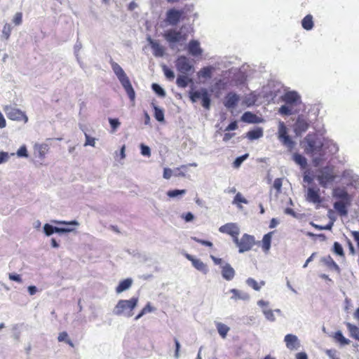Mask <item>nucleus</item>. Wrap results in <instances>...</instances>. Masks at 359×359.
<instances>
[{
  "mask_svg": "<svg viewBox=\"0 0 359 359\" xmlns=\"http://www.w3.org/2000/svg\"><path fill=\"white\" fill-rule=\"evenodd\" d=\"M302 144L305 154L311 158L315 167H318L325 161L327 153L334 154L339 150L332 140H325L315 133H309Z\"/></svg>",
  "mask_w": 359,
  "mask_h": 359,
  "instance_id": "nucleus-1",
  "label": "nucleus"
},
{
  "mask_svg": "<svg viewBox=\"0 0 359 359\" xmlns=\"http://www.w3.org/2000/svg\"><path fill=\"white\" fill-rule=\"evenodd\" d=\"M111 66L114 73L126 92L129 99L130 101L134 102L135 98V93L131 85L129 78L125 73L124 70L118 63L114 61L111 62Z\"/></svg>",
  "mask_w": 359,
  "mask_h": 359,
  "instance_id": "nucleus-2",
  "label": "nucleus"
},
{
  "mask_svg": "<svg viewBox=\"0 0 359 359\" xmlns=\"http://www.w3.org/2000/svg\"><path fill=\"white\" fill-rule=\"evenodd\" d=\"M164 39L169 43L171 48L173 45L177 43L185 41L187 39V34L184 33L183 27L180 29H170L166 30L163 34Z\"/></svg>",
  "mask_w": 359,
  "mask_h": 359,
  "instance_id": "nucleus-3",
  "label": "nucleus"
},
{
  "mask_svg": "<svg viewBox=\"0 0 359 359\" xmlns=\"http://www.w3.org/2000/svg\"><path fill=\"white\" fill-rule=\"evenodd\" d=\"M189 98L192 102H196L199 99H201L202 106L205 109H209L210 107V95L205 88H201L198 90H191L189 92Z\"/></svg>",
  "mask_w": 359,
  "mask_h": 359,
  "instance_id": "nucleus-4",
  "label": "nucleus"
},
{
  "mask_svg": "<svg viewBox=\"0 0 359 359\" xmlns=\"http://www.w3.org/2000/svg\"><path fill=\"white\" fill-rule=\"evenodd\" d=\"M177 70L181 74H191L194 72V67L189 58L184 55L179 56L175 61Z\"/></svg>",
  "mask_w": 359,
  "mask_h": 359,
  "instance_id": "nucleus-5",
  "label": "nucleus"
},
{
  "mask_svg": "<svg viewBox=\"0 0 359 359\" xmlns=\"http://www.w3.org/2000/svg\"><path fill=\"white\" fill-rule=\"evenodd\" d=\"M278 137L282 144L290 150L294 147L295 143L287 135V129L283 121H280L278 123Z\"/></svg>",
  "mask_w": 359,
  "mask_h": 359,
  "instance_id": "nucleus-6",
  "label": "nucleus"
},
{
  "mask_svg": "<svg viewBox=\"0 0 359 359\" xmlns=\"http://www.w3.org/2000/svg\"><path fill=\"white\" fill-rule=\"evenodd\" d=\"M137 303V298H131L128 300H120L115 308V314H121L129 313L136 306Z\"/></svg>",
  "mask_w": 359,
  "mask_h": 359,
  "instance_id": "nucleus-7",
  "label": "nucleus"
},
{
  "mask_svg": "<svg viewBox=\"0 0 359 359\" xmlns=\"http://www.w3.org/2000/svg\"><path fill=\"white\" fill-rule=\"evenodd\" d=\"M335 177L332 170L329 167H324L317 175V180L323 187H327V184L334 181Z\"/></svg>",
  "mask_w": 359,
  "mask_h": 359,
  "instance_id": "nucleus-8",
  "label": "nucleus"
},
{
  "mask_svg": "<svg viewBox=\"0 0 359 359\" xmlns=\"http://www.w3.org/2000/svg\"><path fill=\"white\" fill-rule=\"evenodd\" d=\"M4 111L9 119L14 121L24 120L25 123L28 121V118L25 114L14 107L6 106Z\"/></svg>",
  "mask_w": 359,
  "mask_h": 359,
  "instance_id": "nucleus-9",
  "label": "nucleus"
},
{
  "mask_svg": "<svg viewBox=\"0 0 359 359\" xmlns=\"http://www.w3.org/2000/svg\"><path fill=\"white\" fill-rule=\"evenodd\" d=\"M255 245V238L253 236H250L248 233H245L243 235L241 238L240 239L239 244L238 245V252L240 253H243L245 252L249 251L252 249L253 245Z\"/></svg>",
  "mask_w": 359,
  "mask_h": 359,
  "instance_id": "nucleus-10",
  "label": "nucleus"
},
{
  "mask_svg": "<svg viewBox=\"0 0 359 359\" xmlns=\"http://www.w3.org/2000/svg\"><path fill=\"white\" fill-rule=\"evenodd\" d=\"M184 14L182 10H177L171 8L166 13V22L172 26H175L180 21V19Z\"/></svg>",
  "mask_w": 359,
  "mask_h": 359,
  "instance_id": "nucleus-11",
  "label": "nucleus"
},
{
  "mask_svg": "<svg viewBox=\"0 0 359 359\" xmlns=\"http://www.w3.org/2000/svg\"><path fill=\"white\" fill-rule=\"evenodd\" d=\"M309 126L308 120L303 116H299L294 124V132L296 135L301 136L302 134L306 132Z\"/></svg>",
  "mask_w": 359,
  "mask_h": 359,
  "instance_id": "nucleus-12",
  "label": "nucleus"
},
{
  "mask_svg": "<svg viewBox=\"0 0 359 359\" xmlns=\"http://www.w3.org/2000/svg\"><path fill=\"white\" fill-rule=\"evenodd\" d=\"M55 224H65L68 226L67 227H57V233H71L75 231L74 227H72V226H78L79 225V223L76 220H72L70 222L63 221V220H55L53 221Z\"/></svg>",
  "mask_w": 359,
  "mask_h": 359,
  "instance_id": "nucleus-13",
  "label": "nucleus"
},
{
  "mask_svg": "<svg viewBox=\"0 0 359 359\" xmlns=\"http://www.w3.org/2000/svg\"><path fill=\"white\" fill-rule=\"evenodd\" d=\"M284 341L286 347L290 351H296L300 347V341L298 337L294 334H286L284 338Z\"/></svg>",
  "mask_w": 359,
  "mask_h": 359,
  "instance_id": "nucleus-14",
  "label": "nucleus"
},
{
  "mask_svg": "<svg viewBox=\"0 0 359 359\" xmlns=\"http://www.w3.org/2000/svg\"><path fill=\"white\" fill-rule=\"evenodd\" d=\"M184 256L188 260L191 262L193 266L198 271L202 272L203 274H206L208 272L207 265L201 259L195 258L188 253H185Z\"/></svg>",
  "mask_w": 359,
  "mask_h": 359,
  "instance_id": "nucleus-15",
  "label": "nucleus"
},
{
  "mask_svg": "<svg viewBox=\"0 0 359 359\" xmlns=\"http://www.w3.org/2000/svg\"><path fill=\"white\" fill-rule=\"evenodd\" d=\"M147 40L151 46V48L153 50V54L155 57H161L164 55L165 48L163 46H161L157 41L152 39L150 36H147Z\"/></svg>",
  "mask_w": 359,
  "mask_h": 359,
  "instance_id": "nucleus-16",
  "label": "nucleus"
},
{
  "mask_svg": "<svg viewBox=\"0 0 359 359\" xmlns=\"http://www.w3.org/2000/svg\"><path fill=\"white\" fill-rule=\"evenodd\" d=\"M282 100L287 104L296 105L300 102V96L294 91H289L282 96Z\"/></svg>",
  "mask_w": 359,
  "mask_h": 359,
  "instance_id": "nucleus-17",
  "label": "nucleus"
},
{
  "mask_svg": "<svg viewBox=\"0 0 359 359\" xmlns=\"http://www.w3.org/2000/svg\"><path fill=\"white\" fill-rule=\"evenodd\" d=\"M219 231L221 233H226L230 236L239 235L240 229L236 223H227L219 227Z\"/></svg>",
  "mask_w": 359,
  "mask_h": 359,
  "instance_id": "nucleus-18",
  "label": "nucleus"
},
{
  "mask_svg": "<svg viewBox=\"0 0 359 359\" xmlns=\"http://www.w3.org/2000/svg\"><path fill=\"white\" fill-rule=\"evenodd\" d=\"M221 274L224 280L230 281L235 277L236 271L231 264L226 262L222 265Z\"/></svg>",
  "mask_w": 359,
  "mask_h": 359,
  "instance_id": "nucleus-19",
  "label": "nucleus"
},
{
  "mask_svg": "<svg viewBox=\"0 0 359 359\" xmlns=\"http://www.w3.org/2000/svg\"><path fill=\"white\" fill-rule=\"evenodd\" d=\"M240 100V97L235 93H229L224 102V106L227 109H234Z\"/></svg>",
  "mask_w": 359,
  "mask_h": 359,
  "instance_id": "nucleus-20",
  "label": "nucleus"
},
{
  "mask_svg": "<svg viewBox=\"0 0 359 359\" xmlns=\"http://www.w3.org/2000/svg\"><path fill=\"white\" fill-rule=\"evenodd\" d=\"M188 52L194 57L201 55L203 49L200 46V43L197 40H191L187 46Z\"/></svg>",
  "mask_w": 359,
  "mask_h": 359,
  "instance_id": "nucleus-21",
  "label": "nucleus"
},
{
  "mask_svg": "<svg viewBox=\"0 0 359 359\" xmlns=\"http://www.w3.org/2000/svg\"><path fill=\"white\" fill-rule=\"evenodd\" d=\"M232 295L230 299L233 301L242 300L248 301L250 299V295L248 292L238 289H231L229 291Z\"/></svg>",
  "mask_w": 359,
  "mask_h": 359,
  "instance_id": "nucleus-22",
  "label": "nucleus"
},
{
  "mask_svg": "<svg viewBox=\"0 0 359 359\" xmlns=\"http://www.w3.org/2000/svg\"><path fill=\"white\" fill-rule=\"evenodd\" d=\"M34 149L35 156L43 160L45 158L46 154L49 149V147L47 144H36L34 147Z\"/></svg>",
  "mask_w": 359,
  "mask_h": 359,
  "instance_id": "nucleus-23",
  "label": "nucleus"
},
{
  "mask_svg": "<svg viewBox=\"0 0 359 359\" xmlns=\"http://www.w3.org/2000/svg\"><path fill=\"white\" fill-rule=\"evenodd\" d=\"M306 200L313 203H320L321 199L319 194V189L315 190L311 187L308 188Z\"/></svg>",
  "mask_w": 359,
  "mask_h": 359,
  "instance_id": "nucleus-24",
  "label": "nucleus"
},
{
  "mask_svg": "<svg viewBox=\"0 0 359 359\" xmlns=\"http://www.w3.org/2000/svg\"><path fill=\"white\" fill-rule=\"evenodd\" d=\"M334 197L341 199V201L350 202L351 198L348 192L341 188H336L333 191Z\"/></svg>",
  "mask_w": 359,
  "mask_h": 359,
  "instance_id": "nucleus-25",
  "label": "nucleus"
},
{
  "mask_svg": "<svg viewBox=\"0 0 359 359\" xmlns=\"http://www.w3.org/2000/svg\"><path fill=\"white\" fill-rule=\"evenodd\" d=\"M189 74H180L177 76L176 84L179 88H185L189 83H192V79L188 77Z\"/></svg>",
  "mask_w": 359,
  "mask_h": 359,
  "instance_id": "nucleus-26",
  "label": "nucleus"
},
{
  "mask_svg": "<svg viewBox=\"0 0 359 359\" xmlns=\"http://www.w3.org/2000/svg\"><path fill=\"white\" fill-rule=\"evenodd\" d=\"M349 203L350 202H345L341 201H336L334 203V208L339 213L340 215L345 216L348 214L346 205Z\"/></svg>",
  "mask_w": 359,
  "mask_h": 359,
  "instance_id": "nucleus-27",
  "label": "nucleus"
},
{
  "mask_svg": "<svg viewBox=\"0 0 359 359\" xmlns=\"http://www.w3.org/2000/svg\"><path fill=\"white\" fill-rule=\"evenodd\" d=\"M133 283V280L131 278H126L122 281H121L118 285L116 288V292L117 293H121L127 290H128Z\"/></svg>",
  "mask_w": 359,
  "mask_h": 359,
  "instance_id": "nucleus-28",
  "label": "nucleus"
},
{
  "mask_svg": "<svg viewBox=\"0 0 359 359\" xmlns=\"http://www.w3.org/2000/svg\"><path fill=\"white\" fill-rule=\"evenodd\" d=\"M292 160L296 164L299 165L302 169H304L307 166V159L299 153H294L293 154Z\"/></svg>",
  "mask_w": 359,
  "mask_h": 359,
  "instance_id": "nucleus-29",
  "label": "nucleus"
},
{
  "mask_svg": "<svg viewBox=\"0 0 359 359\" xmlns=\"http://www.w3.org/2000/svg\"><path fill=\"white\" fill-rule=\"evenodd\" d=\"M245 283L248 286L250 287H252L255 291H259L262 286L265 285V282L264 280H262L260 283H258L256 280H255L252 278H248Z\"/></svg>",
  "mask_w": 359,
  "mask_h": 359,
  "instance_id": "nucleus-30",
  "label": "nucleus"
},
{
  "mask_svg": "<svg viewBox=\"0 0 359 359\" xmlns=\"http://www.w3.org/2000/svg\"><path fill=\"white\" fill-rule=\"evenodd\" d=\"M257 305L262 308L263 314H273V311L269 307V302L264 300H259ZM275 312H280L279 309L274 310Z\"/></svg>",
  "mask_w": 359,
  "mask_h": 359,
  "instance_id": "nucleus-31",
  "label": "nucleus"
},
{
  "mask_svg": "<svg viewBox=\"0 0 359 359\" xmlns=\"http://www.w3.org/2000/svg\"><path fill=\"white\" fill-rule=\"evenodd\" d=\"M263 136V130L261 128H257L248 132L246 137L250 140H257Z\"/></svg>",
  "mask_w": 359,
  "mask_h": 359,
  "instance_id": "nucleus-32",
  "label": "nucleus"
},
{
  "mask_svg": "<svg viewBox=\"0 0 359 359\" xmlns=\"http://www.w3.org/2000/svg\"><path fill=\"white\" fill-rule=\"evenodd\" d=\"M215 325L217 330V332L223 338H226L227 333L229 332L230 328L226 325L220 323V322H215Z\"/></svg>",
  "mask_w": 359,
  "mask_h": 359,
  "instance_id": "nucleus-33",
  "label": "nucleus"
},
{
  "mask_svg": "<svg viewBox=\"0 0 359 359\" xmlns=\"http://www.w3.org/2000/svg\"><path fill=\"white\" fill-rule=\"evenodd\" d=\"M321 261L325 264H326L329 268L333 269L335 271L339 272L340 269H339V266L336 264V262L333 260V259L330 255H327L326 257H323L321 259Z\"/></svg>",
  "mask_w": 359,
  "mask_h": 359,
  "instance_id": "nucleus-34",
  "label": "nucleus"
},
{
  "mask_svg": "<svg viewBox=\"0 0 359 359\" xmlns=\"http://www.w3.org/2000/svg\"><path fill=\"white\" fill-rule=\"evenodd\" d=\"M302 26L306 30H311L313 29V21L311 15H307L302 19Z\"/></svg>",
  "mask_w": 359,
  "mask_h": 359,
  "instance_id": "nucleus-35",
  "label": "nucleus"
},
{
  "mask_svg": "<svg viewBox=\"0 0 359 359\" xmlns=\"http://www.w3.org/2000/svg\"><path fill=\"white\" fill-rule=\"evenodd\" d=\"M334 339L341 346H346L350 344L351 341L344 337L341 331H337L334 334Z\"/></svg>",
  "mask_w": 359,
  "mask_h": 359,
  "instance_id": "nucleus-36",
  "label": "nucleus"
},
{
  "mask_svg": "<svg viewBox=\"0 0 359 359\" xmlns=\"http://www.w3.org/2000/svg\"><path fill=\"white\" fill-rule=\"evenodd\" d=\"M351 337L359 341V327L350 323H346Z\"/></svg>",
  "mask_w": 359,
  "mask_h": 359,
  "instance_id": "nucleus-37",
  "label": "nucleus"
},
{
  "mask_svg": "<svg viewBox=\"0 0 359 359\" xmlns=\"http://www.w3.org/2000/svg\"><path fill=\"white\" fill-rule=\"evenodd\" d=\"M241 119L245 123H257V117L252 112L246 111L243 114Z\"/></svg>",
  "mask_w": 359,
  "mask_h": 359,
  "instance_id": "nucleus-38",
  "label": "nucleus"
},
{
  "mask_svg": "<svg viewBox=\"0 0 359 359\" xmlns=\"http://www.w3.org/2000/svg\"><path fill=\"white\" fill-rule=\"evenodd\" d=\"M12 32V26L9 23H5L2 29L1 38L2 40H8Z\"/></svg>",
  "mask_w": 359,
  "mask_h": 359,
  "instance_id": "nucleus-39",
  "label": "nucleus"
},
{
  "mask_svg": "<svg viewBox=\"0 0 359 359\" xmlns=\"http://www.w3.org/2000/svg\"><path fill=\"white\" fill-rule=\"evenodd\" d=\"M271 232L265 234L262 238V249L267 252L271 248Z\"/></svg>",
  "mask_w": 359,
  "mask_h": 359,
  "instance_id": "nucleus-40",
  "label": "nucleus"
},
{
  "mask_svg": "<svg viewBox=\"0 0 359 359\" xmlns=\"http://www.w3.org/2000/svg\"><path fill=\"white\" fill-rule=\"evenodd\" d=\"M152 106L154 110V117L155 118L159 121L163 122L164 121V111L162 109L158 107V106L155 105L154 103H152Z\"/></svg>",
  "mask_w": 359,
  "mask_h": 359,
  "instance_id": "nucleus-41",
  "label": "nucleus"
},
{
  "mask_svg": "<svg viewBox=\"0 0 359 359\" xmlns=\"http://www.w3.org/2000/svg\"><path fill=\"white\" fill-rule=\"evenodd\" d=\"M342 177L344 179H348L350 180V184L356 182L358 180V176L354 174L353 172L350 170L344 171Z\"/></svg>",
  "mask_w": 359,
  "mask_h": 359,
  "instance_id": "nucleus-42",
  "label": "nucleus"
},
{
  "mask_svg": "<svg viewBox=\"0 0 359 359\" xmlns=\"http://www.w3.org/2000/svg\"><path fill=\"white\" fill-rule=\"evenodd\" d=\"M213 69L214 68L211 66L205 67L200 70L199 76L205 79H210L212 76Z\"/></svg>",
  "mask_w": 359,
  "mask_h": 359,
  "instance_id": "nucleus-43",
  "label": "nucleus"
},
{
  "mask_svg": "<svg viewBox=\"0 0 359 359\" xmlns=\"http://www.w3.org/2000/svg\"><path fill=\"white\" fill-rule=\"evenodd\" d=\"M240 203L248 204V201L242 196L240 192H238L236 194L232 203L237 205L238 208L241 209L243 207L239 204Z\"/></svg>",
  "mask_w": 359,
  "mask_h": 359,
  "instance_id": "nucleus-44",
  "label": "nucleus"
},
{
  "mask_svg": "<svg viewBox=\"0 0 359 359\" xmlns=\"http://www.w3.org/2000/svg\"><path fill=\"white\" fill-rule=\"evenodd\" d=\"M278 112L281 115L289 116V115L292 114L294 111H293V108L291 105L285 104L284 105H282L279 108Z\"/></svg>",
  "mask_w": 359,
  "mask_h": 359,
  "instance_id": "nucleus-45",
  "label": "nucleus"
},
{
  "mask_svg": "<svg viewBox=\"0 0 359 359\" xmlns=\"http://www.w3.org/2000/svg\"><path fill=\"white\" fill-rule=\"evenodd\" d=\"M57 226H54L49 224H46L43 226V232L47 236H50L54 233H57Z\"/></svg>",
  "mask_w": 359,
  "mask_h": 359,
  "instance_id": "nucleus-46",
  "label": "nucleus"
},
{
  "mask_svg": "<svg viewBox=\"0 0 359 359\" xmlns=\"http://www.w3.org/2000/svg\"><path fill=\"white\" fill-rule=\"evenodd\" d=\"M152 90L161 97H164L166 95L165 90L158 84L153 83L151 85Z\"/></svg>",
  "mask_w": 359,
  "mask_h": 359,
  "instance_id": "nucleus-47",
  "label": "nucleus"
},
{
  "mask_svg": "<svg viewBox=\"0 0 359 359\" xmlns=\"http://www.w3.org/2000/svg\"><path fill=\"white\" fill-rule=\"evenodd\" d=\"M186 193L185 189H174L168 191L167 195L170 198H175L180 195H184Z\"/></svg>",
  "mask_w": 359,
  "mask_h": 359,
  "instance_id": "nucleus-48",
  "label": "nucleus"
},
{
  "mask_svg": "<svg viewBox=\"0 0 359 359\" xmlns=\"http://www.w3.org/2000/svg\"><path fill=\"white\" fill-rule=\"evenodd\" d=\"M164 75L169 80H172L175 78L174 72L168 68L166 65H163L162 67Z\"/></svg>",
  "mask_w": 359,
  "mask_h": 359,
  "instance_id": "nucleus-49",
  "label": "nucleus"
},
{
  "mask_svg": "<svg viewBox=\"0 0 359 359\" xmlns=\"http://www.w3.org/2000/svg\"><path fill=\"white\" fill-rule=\"evenodd\" d=\"M16 155L20 158H27L28 151L25 145L21 146L17 151Z\"/></svg>",
  "mask_w": 359,
  "mask_h": 359,
  "instance_id": "nucleus-50",
  "label": "nucleus"
},
{
  "mask_svg": "<svg viewBox=\"0 0 359 359\" xmlns=\"http://www.w3.org/2000/svg\"><path fill=\"white\" fill-rule=\"evenodd\" d=\"M248 157V154H245L243 156L237 157L235 161L233 163V167L236 168H238L241 166V165L243 163V162L247 159Z\"/></svg>",
  "mask_w": 359,
  "mask_h": 359,
  "instance_id": "nucleus-51",
  "label": "nucleus"
},
{
  "mask_svg": "<svg viewBox=\"0 0 359 359\" xmlns=\"http://www.w3.org/2000/svg\"><path fill=\"white\" fill-rule=\"evenodd\" d=\"M333 251L339 256H344V252L341 245L338 242H334L333 245Z\"/></svg>",
  "mask_w": 359,
  "mask_h": 359,
  "instance_id": "nucleus-52",
  "label": "nucleus"
},
{
  "mask_svg": "<svg viewBox=\"0 0 359 359\" xmlns=\"http://www.w3.org/2000/svg\"><path fill=\"white\" fill-rule=\"evenodd\" d=\"M156 311V308L154 307L150 302H148L139 314H145L147 313H153Z\"/></svg>",
  "mask_w": 359,
  "mask_h": 359,
  "instance_id": "nucleus-53",
  "label": "nucleus"
},
{
  "mask_svg": "<svg viewBox=\"0 0 359 359\" xmlns=\"http://www.w3.org/2000/svg\"><path fill=\"white\" fill-rule=\"evenodd\" d=\"M140 152H141V154L144 156H147V157H149L151 156V149L150 148L144 144H140Z\"/></svg>",
  "mask_w": 359,
  "mask_h": 359,
  "instance_id": "nucleus-54",
  "label": "nucleus"
},
{
  "mask_svg": "<svg viewBox=\"0 0 359 359\" xmlns=\"http://www.w3.org/2000/svg\"><path fill=\"white\" fill-rule=\"evenodd\" d=\"M14 153L9 154L6 151H0V164L6 163L8 161L10 156H14Z\"/></svg>",
  "mask_w": 359,
  "mask_h": 359,
  "instance_id": "nucleus-55",
  "label": "nucleus"
},
{
  "mask_svg": "<svg viewBox=\"0 0 359 359\" xmlns=\"http://www.w3.org/2000/svg\"><path fill=\"white\" fill-rule=\"evenodd\" d=\"M81 48H82V44L79 41H77L74 47V54H75L76 60H77L78 62L80 64L81 67H82V64L79 57V52L81 49Z\"/></svg>",
  "mask_w": 359,
  "mask_h": 359,
  "instance_id": "nucleus-56",
  "label": "nucleus"
},
{
  "mask_svg": "<svg viewBox=\"0 0 359 359\" xmlns=\"http://www.w3.org/2000/svg\"><path fill=\"white\" fill-rule=\"evenodd\" d=\"M85 137H86V142L84 144V146H92L95 147V139L94 137H90L86 133H84Z\"/></svg>",
  "mask_w": 359,
  "mask_h": 359,
  "instance_id": "nucleus-57",
  "label": "nucleus"
},
{
  "mask_svg": "<svg viewBox=\"0 0 359 359\" xmlns=\"http://www.w3.org/2000/svg\"><path fill=\"white\" fill-rule=\"evenodd\" d=\"M13 22L15 25H20L22 24V13L20 12H18L15 14L14 17H13Z\"/></svg>",
  "mask_w": 359,
  "mask_h": 359,
  "instance_id": "nucleus-58",
  "label": "nucleus"
},
{
  "mask_svg": "<svg viewBox=\"0 0 359 359\" xmlns=\"http://www.w3.org/2000/svg\"><path fill=\"white\" fill-rule=\"evenodd\" d=\"M109 122L113 130H116L121 125V123L119 122L118 119L117 118H109Z\"/></svg>",
  "mask_w": 359,
  "mask_h": 359,
  "instance_id": "nucleus-59",
  "label": "nucleus"
},
{
  "mask_svg": "<svg viewBox=\"0 0 359 359\" xmlns=\"http://www.w3.org/2000/svg\"><path fill=\"white\" fill-rule=\"evenodd\" d=\"M282 184H283V182H282V179L281 178H276L274 180L273 187L274 189H276L278 193L280 192Z\"/></svg>",
  "mask_w": 359,
  "mask_h": 359,
  "instance_id": "nucleus-60",
  "label": "nucleus"
},
{
  "mask_svg": "<svg viewBox=\"0 0 359 359\" xmlns=\"http://www.w3.org/2000/svg\"><path fill=\"white\" fill-rule=\"evenodd\" d=\"M334 225V221H330L327 225L325 226H320L317 224H313L315 228L320 229V230H331L332 226Z\"/></svg>",
  "mask_w": 359,
  "mask_h": 359,
  "instance_id": "nucleus-61",
  "label": "nucleus"
},
{
  "mask_svg": "<svg viewBox=\"0 0 359 359\" xmlns=\"http://www.w3.org/2000/svg\"><path fill=\"white\" fill-rule=\"evenodd\" d=\"M8 277L11 280H13V281L18 282L19 283H22V279L20 275H19V274L9 273Z\"/></svg>",
  "mask_w": 359,
  "mask_h": 359,
  "instance_id": "nucleus-62",
  "label": "nucleus"
},
{
  "mask_svg": "<svg viewBox=\"0 0 359 359\" xmlns=\"http://www.w3.org/2000/svg\"><path fill=\"white\" fill-rule=\"evenodd\" d=\"M191 239L195 241L196 242H197L198 243H201V244L203 245L208 246V247H212V243L210 241L201 240V239H199V238H198L196 237H191Z\"/></svg>",
  "mask_w": 359,
  "mask_h": 359,
  "instance_id": "nucleus-63",
  "label": "nucleus"
},
{
  "mask_svg": "<svg viewBox=\"0 0 359 359\" xmlns=\"http://www.w3.org/2000/svg\"><path fill=\"white\" fill-rule=\"evenodd\" d=\"M182 217L187 222H191L194 219V215L191 212H187L186 214H183Z\"/></svg>",
  "mask_w": 359,
  "mask_h": 359,
  "instance_id": "nucleus-64",
  "label": "nucleus"
}]
</instances>
